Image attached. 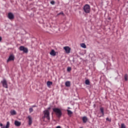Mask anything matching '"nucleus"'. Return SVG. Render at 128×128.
Instances as JSON below:
<instances>
[{"mask_svg": "<svg viewBox=\"0 0 128 128\" xmlns=\"http://www.w3.org/2000/svg\"><path fill=\"white\" fill-rule=\"evenodd\" d=\"M10 114L12 115V116H14L16 114V110H12L10 111Z\"/></svg>", "mask_w": 128, "mask_h": 128, "instance_id": "obj_17", "label": "nucleus"}, {"mask_svg": "<svg viewBox=\"0 0 128 128\" xmlns=\"http://www.w3.org/2000/svg\"><path fill=\"white\" fill-rule=\"evenodd\" d=\"M56 128H62L60 127V126H57L56 127Z\"/></svg>", "mask_w": 128, "mask_h": 128, "instance_id": "obj_29", "label": "nucleus"}, {"mask_svg": "<svg viewBox=\"0 0 128 128\" xmlns=\"http://www.w3.org/2000/svg\"><path fill=\"white\" fill-rule=\"evenodd\" d=\"M28 124L29 126H30V124H32V117L30 116H28Z\"/></svg>", "mask_w": 128, "mask_h": 128, "instance_id": "obj_13", "label": "nucleus"}, {"mask_svg": "<svg viewBox=\"0 0 128 128\" xmlns=\"http://www.w3.org/2000/svg\"><path fill=\"white\" fill-rule=\"evenodd\" d=\"M19 50L21 52H24L25 54H28V49L26 48H25L24 46H20L19 48Z\"/></svg>", "mask_w": 128, "mask_h": 128, "instance_id": "obj_4", "label": "nucleus"}, {"mask_svg": "<svg viewBox=\"0 0 128 128\" xmlns=\"http://www.w3.org/2000/svg\"><path fill=\"white\" fill-rule=\"evenodd\" d=\"M50 2L51 4H52V5H54V4H56V2L54 0H52Z\"/></svg>", "mask_w": 128, "mask_h": 128, "instance_id": "obj_25", "label": "nucleus"}, {"mask_svg": "<svg viewBox=\"0 0 128 128\" xmlns=\"http://www.w3.org/2000/svg\"><path fill=\"white\" fill-rule=\"evenodd\" d=\"M44 118H46L48 120H50V111L48 110H45L44 111Z\"/></svg>", "mask_w": 128, "mask_h": 128, "instance_id": "obj_3", "label": "nucleus"}, {"mask_svg": "<svg viewBox=\"0 0 128 128\" xmlns=\"http://www.w3.org/2000/svg\"><path fill=\"white\" fill-rule=\"evenodd\" d=\"M85 84H86L87 86H90V80H85Z\"/></svg>", "mask_w": 128, "mask_h": 128, "instance_id": "obj_18", "label": "nucleus"}, {"mask_svg": "<svg viewBox=\"0 0 128 128\" xmlns=\"http://www.w3.org/2000/svg\"><path fill=\"white\" fill-rule=\"evenodd\" d=\"M32 108H36V106L33 105V106H32Z\"/></svg>", "mask_w": 128, "mask_h": 128, "instance_id": "obj_28", "label": "nucleus"}, {"mask_svg": "<svg viewBox=\"0 0 128 128\" xmlns=\"http://www.w3.org/2000/svg\"><path fill=\"white\" fill-rule=\"evenodd\" d=\"M80 46H82V48H86V44H84V43L80 44Z\"/></svg>", "mask_w": 128, "mask_h": 128, "instance_id": "obj_19", "label": "nucleus"}, {"mask_svg": "<svg viewBox=\"0 0 128 128\" xmlns=\"http://www.w3.org/2000/svg\"><path fill=\"white\" fill-rule=\"evenodd\" d=\"M8 18L9 20H14V15L12 12H9L8 14Z\"/></svg>", "mask_w": 128, "mask_h": 128, "instance_id": "obj_6", "label": "nucleus"}, {"mask_svg": "<svg viewBox=\"0 0 128 128\" xmlns=\"http://www.w3.org/2000/svg\"><path fill=\"white\" fill-rule=\"evenodd\" d=\"M68 112V114L69 116H72V112L70 110H67Z\"/></svg>", "mask_w": 128, "mask_h": 128, "instance_id": "obj_15", "label": "nucleus"}, {"mask_svg": "<svg viewBox=\"0 0 128 128\" xmlns=\"http://www.w3.org/2000/svg\"><path fill=\"white\" fill-rule=\"evenodd\" d=\"M10 128V122H8L5 128Z\"/></svg>", "mask_w": 128, "mask_h": 128, "instance_id": "obj_21", "label": "nucleus"}, {"mask_svg": "<svg viewBox=\"0 0 128 128\" xmlns=\"http://www.w3.org/2000/svg\"><path fill=\"white\" fill-rule=\"evenodd\" d=\"M50 54L52 56H56V52H54V50H52Z\"/></svg>", "mask_w": 128, "mask_h": 128, "instance_id": "obj_10", "label": "nucleus"}, {"mask_svg": "<svg viewBox=\"0 0 128 128\" xmlns=\"http://www.w3.org/2000/svg\"><path fill=\"white\" fill-rule=\"evenodd\" d=\"M10 60H14V55L13 54L10 55L8 60V62H10Z\"/></svg>", "mask_w": 128, "mask_h": 128, "instance_id": "obj_8", "label": "nucleus"}, {"mask_svg": "<svg viewBox=\"0 0 128 128\" xmlns=\"http://www.w3.org/2000/svg\"><path fill=\"white\" fill-rule=\"evenodd\" d=\"M68 108H70V107H68Z\"/></svg>", "mask_w": 128, "mask_h": 128, "instance_id": "obj_34", "label": "nucleus"}, {"mask_svg": "<svg viewBox=\"0 0 128 128\" xmlns=\"http://www.w3.org/2000/svg\"><path fill=\"white\" fill-rule=\"evenodd\" d=\"M29 112H34V109L32 108H30Z\"/></svg>", "mask_w": 128, "mask_h": 128, "instance_id": "obj_23", "label": "nucleus"}, {"mask_svg": "<svg viewBox=\"0 0 128 128\" xmlns=\"http://www.w3.org/2000/svg\"><path fill=\"white\" fill-rule=\"evenodd\" d=\"M48 110H50V108H48Z\"/></svg>", "mask_w": 128, "mask_h": 128, "instance_id": "obj_32", "label": "nucleus"}, {"mask_svg": "<svg viewBox=\"0 0 128 128\" xmlns=\"http://www.w3.org/2000/svg\"><path fill=\"white\" fill-rule=\"evenodd\" d=\"M4 126V125L2 124V123L0 124V126Z\"/></svg>", "mask_w": 128, "mask_h": 128, "instance_id": "obj_30", "label": "nucleus"}, {"mask_svg": "<svg viewBox=\"0 0 128 128\" xmlns=\"http://www.w3.org/2000/svg\"><path fill=\"white\" fill-rule=\"evenodd\" d=\"M106 120H108V122H112V120L108 118H107Z\"/></svg>", "mask_w": 128, "mask_h": 128, "instance_id": "obj_27", "label": "nucleus"}, {"mask_svg": "<svg viewBox=\"0 0 128 128\" xmlns=\"http://www.w3.org/2000/svg\"><path fill=\"white\" fill-rule=\"evenodd\" d=\"M121 128H126L124 124H121Z\"/></svg>", "mask_w": 128, "mask_h": 128, "instance_id": "obj_22", "label": "nucleus"}, {"mask_svg": "<svg viewBox=\"0 0 128 128\" xmlns=\"http://www.w3.org/2000/svg\"><path fill=\"white\" fill-rule=\"evenodd\" d=\"M50 86H52V82L50 81H48L47 82V86L48 88H50Z\"/></svg>", "mask_w": 128, "mask_h": 128, "instance_id": "obj_14", "label": "nucleus"}, {"mask_svg": "<svg viewBox=\"0 0 128 128\" xmlns=\"http://www.w3.org/2000/svg\"><path fill=\"white\" fill-rule=\"evenodd\" d=\"M70 70H72V68L68 67V68H67V71L70 72Z\"/></svg>", "mask_w": 128, "mask_h": 128, "instance_id": "obj_24", "label": "nucleus"}, {"mask_svg": "<svg viewBox=\"0 0 128 128\" xmlns=\"http://www.w3.org/2000/svg\"><path fill=\"white\" fill-rule=\"evenodd\" d=\"M83 10L86 14L90 12V6L88 4H86L84 6Z\"/></svg>", "mask_w": 128, "mask_h": 128, "instance_id": "obj_2", "label": "nucleus"}, {"mask_svg": "<svg viewBox=\"0 0 128 128\" xmlns=\"http://www.w3.org/2000/svg\"><path fill=\"white\" fill-rule=\"evenodd\" d=\"M128 74H126L124 75V80L126 82L128 81Z\"/></svg>", "mask_w": 128, "mask_h": 128, "instance_id": "obj_20", "label": "nucleus"}, {"mask_svg": "<svg viewBox=\"0 0 128 128\" xmlns=\"http://www.w3.org/2000/svg\"><path fill=\"white\" fill-rule=\"evenodd\" d=\"M65 85L68 87L70 86V82L66 81L65 83Z\"/></svg>", "mask_w": 128, "mask_h": 128, "instance_id": "obj_16", "label": "nucleus"}, {"mask_svg": "<svg viewBox=\"0 0 128 128\" xmlns=\"http://www.w3.org/2000/svg\"><path fill=\"white\" fill-rule=\"evenodd\" d=\"M100 112L102 114V116H100V118H101V116H104V107H100Z\"/></svg>", "mask_w": 128, "mask_h": 128, "instance_id": "obj_9", "label": "nucleus"}, {"mask_svg": "<svg viewBox=\"0 0 128 128\" xmlns=\"http://www.w3.org/2000/svg\"><path fill=\"white\" fill-rule=\"evenodd\" d=\"M60 14H64V12H60V13H58V14H57V16H60Z\"/></svg>", "mask_w": 128, "mask_h": 128, "instance_id": "obj_26", "label": "nucleus"}, {"mask_svg": "<svg viewBox=\"0 0 128 128\" xmlns=\"http://www.w3.org/2000/svg\"><path fill=\"white\" fill-rule=\"evenodd\" d=\"M2 38L1 36H0V42H2Z\"/></svg>", "mask_w": 128, "mask_h": 128, "instance_id": "obj_31", "label": "nucleus"}, {"mask_svg": "<svg viewBox=\"0 0 128 128\" xmlns=\"http://www.w3.org/2000/svg\"><path fill=\"white\" fill-rule=\"evenodd\" d=\"M2 128H6L5 127H2Z\"/></svg>", "mask_w": 128, "mask_h": 128, "instance_id": "obj_33", "label": "nucleus"}, {"mask_svg": "<svg viewBox=\"0 0 128 128\" xmlns=\"http://www.w3.org/2000/svg\"><path fill=\"white\" fill-rule=\"evenodd\" d=\"M52 110L58 118H60V116H62V110H60V109L58 108H54Z\"/></svg>", "mask_w": 128, "mask_h": 128, "instance_id": "obj_1", "label": "nucleus"}, {"mask_svg": "<svg viewBox=\"0 0 128 128\" xmlns=\"http://www.w3.org/2000/svg\"><path fill=\"white\" fill-rule=\"evenodd\" d=\"M88 117H86V116H84L82 118V122H83L84 123V124H86V122H88Z\"/></svg>", "mask_w": 128, "mask_h": 128, "instance_id": "obj_11", "label": "nucleus"}, {"mask_svg": "<svg viewBox=\"0 0 128 128\" xmlns=\"http://www.w3.org/2000/svg\"><path fill=\"white\" fill-rule=\"evenodd\" d=\"M2 84V86H4V88H8V82H6V79H4L1 82Z\"/></svg>", "mask_w": 128, "mask_h": 128, "instance_id": "obj_5", "label": "nucleus"}, {"mask_svg": "<svg viewBox=\"0 0 128 128\" xmlns=\"http://www.w3.org/2000/svg\"><path fill=\"white\" fill-rule=\"evenodd\" d=\"M14 124H15V126H20V124H22V122H20L18 120H15Z\"/></svg>", "mask_w": 128, "mask_h": 128, "instance_id": "obj_12", "label": "nucleus"}, {"mask_svg": "<svg viewBox=\"0 0 128 128\" xmlns=\"http://www.w3.org/2000/svg\"><path fill=\"white\" fill-rule=\"evenodd\" d=\"M64 50L66 54H70V48L68 46L64 47Z\"/></svg>", "mask_w": 128, "mask_h": 128, "instance_id": "obj_7", "label": "nucleus"}]
</instances>
